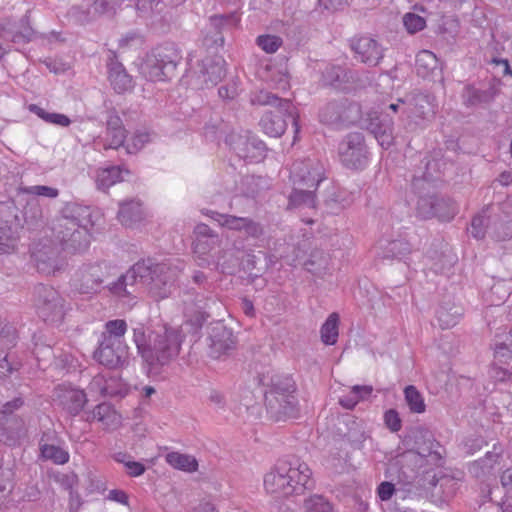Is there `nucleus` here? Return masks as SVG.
<instances>
[{
    "mask_svg": "<svg viewBox=\"0 0 512 512\" xmlns=\"http://www.w3.org/2000/svg\"><path fill=\"white\" fill-rule=\"evenodd\" d=\"M151 136L146 131H137L135 134L131 137V139L128 140L126 144V151L129 154H133L141 150L146 143L150 142Z\"/></svg>",
    "mask_w": 512,
    "mask_h": 512,
    "instance_id": "e2e57ef3",
    "label": "nucleus"
},
{
    "mask_svg": "<svg viewBox=\"0 0 512 512\" xmlns=\"http://www.w3.org/2000/svg\"><path fill=\"white\" fill-rule=\"evenodd\" d=\"M109 80L117 93L126 92L133 87L132 77L126 72L124 66L117 61L109 64Z\"/></svg>",
    "mask_w": 512,
    "mask_h": 512,
    "instance_id": "cd10ccee",
    "label": "nucleus"
},
{
    "mask_svg": "<svg viewBox=\"0 0 512 512\" xmlns=\"http://www.w3.org/2000/svg\"><path fill=\"white\" fill-rule=\"evenodd\" d=\"M142 218L143 210L139 201L129 200L120 204L118 219L123 225L130 227L141 221Z\"/></svg>",
    "mask_w": 512,
    "mask_h": 512,
    "instance_id": "7c9ffc66",
    "label": "nucleus"
},
{
    "mask_svg": "<svg viewBox=\"0 0 512 512\" xmlns=\"http://www.w3.org/2000/svg\"><path fill=\"white\" fill-rule=\"evenodd\" d=\"M257 45L266 53H275L283 44L281 37L277 35H260L256 39Z\"/></svg>",
    "mask_w": 512,
    "mask_h": 512,
    "instance_id": "bf43d9fd",
    "label": "nucleus"
},
{
    "mask_svg": "<svg viewBox=\"0 0 512 512\" xmlns=\"http://www.w3.org/2000/svg\"><path fill=\"white\" fill-rule=\"evenodd\" d=\"M89 419L97 420L107 427L115 426L119 422L116 411L107 403L98 404L91 412Z\"/></svg>",
    "mask_w": 512,
    "mask_h": 512,
    "instance_id": "e433bc0d",
    "label": "nucleus"
},
{
    "mask_svg": "<svg viewBox=\"0 0 512 512\" xmlns=\"http://www.w3.org/2000/svg\"><path fill=\"white\" fill-rule=\"evenodd\" d=\"M133 340L138 353L149 368L157 374L160 368L169 365L179 355L183 335L180 330L160 326L155 329L138 327L133 330Z\"/></svg>",
    "mask_w": 512,
    "mask_h": 512,
    "instance_id": "f03ea898",
    "label": "nucleus"
},
{
    "mask_svg": "<svg viewBox=\"0 0 512 512\" xmlns=\"http://www.w3.org/2000/svg\"><path fill=\"white\" fill-rule=\"evenodd\" d=\"M462 98L466 106H476L487 101L488 94L486 91L476 89L472 86H466L463 90Z\"/></svg>",
    "mask_w": 512,
    "mask_h": 512,
    "instance_id": "13d9d810",
    "label": "nucleus"
},
{
    "mask_svg": "<svg viewBox=\"0 0 512 512\" xmlns=\"http://www.w3.org/2000/svg\"><path fill=\"white\" fill-rule=\"evenodd\" d=\"M360 118V106L347 100L327 103L319 112V119L327 125H349Z\"/></svg>",
    "mask_w": 512,
    "mask_h": 512,
    "instance_id": "9b49d317",
    "label": "nucleus"
},
{
    "mask_svg": "<svg viewBox=\"0 0 512 512\" xmlns=\"http://www.w3.org/2000/svg\"><path fill=\"white\" fill-rule=\"evenodd\" d=\"M498 457V454L487 452L485 457L475 461L470 466V472L477 478L486 477L494 469Z\"/></svg>",
    "mask_w": 512,
    "mask_h": 512,
    "instance_id": "37998d69",
    "label": "nucleus"
},
{
    "mask_svg": "<svg viewBox=\"0 0 512 512\" xmlns=\"http://www.w3.org/2000/svg\"><path fill=\"white\" fill-rule=\"evenodd\" d=\"M325 168L317 158L298 159L290 169V179L293 185L317 189L324 179Z\"/></svg>",
    "mask_w": 512,
    "mask_h": 512,
    "instance_id": "9d476101",
    "label": "nucleus"
},
{
    "mask_svg": "<svg viewBox=\"0 0 512 512\" xmlns=\"http://www.w3.org/2000/svg\"><path fill=\"white\" fill-rule=\"evenodd\" d=\"M24 405V400L21 397H16L11 401L3 404L0 409V420H7L9 418H21L15 414V411L19 410Z\"/></svg>",
    "mask_w": 512,
    "mask_h": 512,
    "instance_id": "774afa93",
    "label": "nucleus"
},
{
    "mask_svg": "<svg viewBox=\"0 0 512 512\" xmlns=\"http://www.w3.org/2000/svg\"><path fill=\"white\" fill-rule=\"evenodd\" d=\"M128 325L123 319L109 320L104 325V330L101 333L99 339L116 342L126 343L125 334L127 332Z\"/></svg>",
    "mask_w": 512,
    "mask_h": 512,
    "instance_id": "2f4dec72",
    "label": "nucleus"
},
{
    "mask_svg": "<svg viewBox=\"0 0 512 512\" xmlns=\"http://www.w3.org/2000/svg\"><path fill=\"white\" fill-rule=\"evenodd\" d=\"M225 75V69L223 66V60H206L203 63L202 69L200 70V76L202 77L203 84L209 88L217 85Z\"/></svg>",
    "mask_w": 512,
    "mask_h": 512,
    "instance_id": "c756f323",
    "label": "nucleus"
},
{
    "mask_svg": "<svg viewBox=\"0 0 512 512\" xmlns=\"http://www.w3.org/2000/svg\"><path fill=\"white\" fill-rule=\"evenodd\" d=\"M18 213L19 210L13 202H1L0 225H9L18 230L22 227V222Z\"/></svg>",
    "mask_w": 512,
    "mask_h": 512,
    "instance_id": "c03bdc74",
    "label": "nucleus"
},
{
    "mask_svg": "<svg viewBox=\"0 0 512 512\" xmlns=\"http://www.w3.org/2000/svg\"><path fill=\"white\" fill-rule=\"evenodd\" d=\"M139 71L143 77L150 81H165L172 77L151 53H148L143 59Z\"/></svg>",
    "mask_w": 512,
    "mask_h": 512,
    "instance_id": "bb28decb",
    "label": "nucleus"
},
{
    "mask_svg": "<svg viewBox=\"0 0 512 512\" xmlns=\"http://www.w3.org/2000/svg\"><path fill=\"white\" fill-rule=\"evenodd\" d=\"M344 423L347 427V431L344 432V437L354 447L360 448V446L366 439V434L362 427V424L352 418H348L346 421H344Z\"/></svg>",
    "mask_w": 512,
    "mask_h": 512,
    "instance_id": "09e8293b",
    "label": "nucleus"
},
{
    "mask_svg": "<svg viewBox=\"0 0 512 512\" xmlns=\"http://www.w3.org/2000/svg\"><path fill=\"white\" fill-rule=\"evenodd\" d=\"M309 466L298 458L279 460L265 475L264 487L279 497L302 494L312 485Z\"/></svg>",
    "mask_w": 512,
    "mask_h": 512,
    "instance_id": "20e7f679",
    "label": "nucleus"
},
{
    "mask_svg": "<svg viewBox=\"0 0 512 512\" xmlns=\"http://www.w3.org/2000/svg\"><path fill=\"white\" fill-rule=\"evenodd\" d=\"M346 77V72L340 66H329L326 67L323 72L324 81L329 85H338L344 82Z\"/></svg>",
    "mask_w": 512,
    "mask_h": 512,
    "instance_id": "338daca9",
    "label": "nucleus"
},
{
    "mask_svg": "<svg viewBox=\"0 0 512 512\" xmlns=\"http://www.w3.org/2000/svg\"><path fill=\"white\" fill-rule=\"evenodd\" d=\"M404 398L410 412L421 414L426 410V404L423 395L413 385H408L404 389Z\"/></svg>",
    "mask_w": 512,
    "mask_h": 512,
    "instance_id": "79ce46f5",
    "label": "nucleus"
},
{
    "mask_svg": "<svg viewBox=\"0 0 512 512\" xmlns=\"http://www.w3.org/2000/svg\"><path fill=\"white\" fill-rule=\"evenodd\" d=\"M437 195H424L420 196L417 201L416 211L417 215L422 219H430L434 217V203Z\"/></svg>",
    "mask_w": 512,
    "mask_h": 512,
    "instance_id": "6e6d98bb",
    "label": "nucleus"
},
{
    "mask_svg": "<svg viewBox=\"0 0 512 512\" xmlns=\"http://www.w3.org/2000/svg\"><path fill=\"white\" fill-rule=\"evenodd\" d=\"M339 316L337 313H331L320 329L321 341L325 345H334L337 342L339 331Z\"/></svg>",
    "mask_w": 512,
    "mask_h": 512,
    "instance_id": "a19ab883",
    "label": "nucleus"
},
{
    "mask_svg": "<svg viewBox=\"0 0 512 512\" xmlns=\"http://www.w3.org/2000/svg\"><path fill=\"white\" fill-rule=\"evenodd\" d=\"M454 311L450 312L446 307L441 306L437 312V320L442 329H449L455 326L461 316L460 308L454 307Z\"/></svg>",
    "mask_w": 512,
    "mask_h": 512,
    "instance_id": "5fc2aeb1",
    "label": "nucleus"
},
{
    "mask_svg": "<svg viewBox=\"0 0 512 512\" xmlns=\"http://www.w3.org/2000/svg\"><path fill=\"white\" fill-rule=\"evenodd\" d=\"M54 401L70 416H77L85 407L88 399L84 390L62 384L55 388Z\"/></svg>",
    "mask_w": 512,
    "mask_h": 512,
    "instance_id": "f3484780",
    "label": "nucleus"
},
{
    "mask_svg": "<svg viewBox=\"0 0 512 512\" xmlns=\"http://www.w3.org/2000/svg\"><path fill=\"white\" fill-rule=\"evenodd\" d=\"M41 456L46 460H51L57 465L66 464L69 461L70 455L67 450L50 444L40 445Z\"/></svg>",
    "mask_w": 512,
    "mask_h": 512,
    "instance_id": "3c124183",
    "label": "nucleus"
},
{
    "mask_svg": "<svg viewBox=\"0 0 512 512\" xmlns=\"http://www.w3.org/2000/svg\"><path fill=\"white\" fill-rule=\"evenodd\" d=\"M494 357L499 362H507L512 359V332L497 336L494 342Z\"/></svg>",
    "mask_w": 512,
    "mask_h": 512,
    "instance_id": "a18cd8bd",
    "label": "nucleus"
},
{
    "mask_svg": "<svg viewBox=\"0 0 512 512\" xmlns=\"http://www.w3.org/2000/svg\"><path fill=\"white\" fill-rule=\"evenodd\" d=\"M411 252L410 244L403 239L390 241L383 252V258L402 259Z\"/></svg>",
    "mask_w": 512,
    "mask_h": 512,
    "instance_id": "864d4df0",
    "label": "nucleus"
},
{
    "mask_svg": "<svg viewBox=\"0 0 512 512\" xmlns=\"http://www.w3.org/2000/svg\"><path fill=\"white\" fill-rule=\"evenodd\" d=\"M329 255L323 250L315 249L310 253L309 258L304 262L307 271L316 275L322 276L329 267Z\"/></svg>",
    "mask_w": 512,
    "mask_h": 512,
    "instance_id": "f704fd0d",
    "label": "nucleus"
},
{
    "mask_svg": "<svg viewBox=\"0 0 512 512\" xmlns=\"http://www.w3.org/2000/svg\"><path fill=\"white\" fill-rule=\"evenodd\" d=\"M296 386L290 376H275L265 392L267 412L276 420L295 417L298 413V400L295 395Z\"/></svg>",
    "mask_w": 512,
    "mask_h": 512,
    "instance_id": "39448f33",
    "label": "nucleus"
},
{
    "mask_svg": "<svg viewBox=\"0 0 512 512\" xmlns=\"http://www.w3.org/2000/svg\"><path fill=\"white\" fill-rule=\"evenodd\" d=\"M225 142L237 153L241 158L247 159L252 158L251 149H256L259 152H263L265 144L249 135H241L234 132L228 134L225 138Z\"/></svg>",
    "mask_w": 512,
    "mask_h": 512,
    "instance_id": "aec40b11",
    "label": "nucleus"
},
{
    "mask_svg": "<svg viewBox=\"0 0 512 512\" xmlns=\"http://www.w3.org/2000/svg\"><path fill=\"white\" fill-rule=\"evenodd\" d=\"M209 216L215 220L220 226L233 231H243L245 220L247 217H237L229 214H221L211 211Z\"/></svg>",
    "mask_w": 512,
    "mask_h": 512,
    "instance_id": "603ef678",
    "label": "nucleus"
},
{
    "mask_svg": "<svg viewBox=\"0 0 512 512\" xmlns=\"http://www.w3.org/2000/svg\"><path fill=\"white\" fill-rule=\"evenodd\" d=\"M126 139V130L122 119L113 110L108 113L106 120V132L104 136H98L94 139L95 150L118 149L123 146Z\"/></svg>",
    "mask_w": 512,
    "mask_h": 512,
    "instance_id": "ddd939ff",
    "label": "nucleus"
},
{
    "mask_svg": "<svg viewBox=\"0 0 512 512\" xmlns=\"http://www.w3.org/2000/svg\"><path fill=\"white\" fill-rule=\"evenodd\" d=\"M434 205V217L443 221L451 220L458 211L456 203L450 198L437 196Z\"/></svg>",
    "mask_w": 512,
    "mask_h": 512,
    "instance_id": "49530a36",
    "label": "nucleus"
},
{
    "mask_svg": "<svg viewBox=\"0 0 512 512\" xmlns=\"http://www.w3.org/2000/svg\"><path fill=\"white\" fill-rule=\"evenodd\" d=\"M18 242V230L9 225H0V254L15 250Z\"/></svg>",
    "mask_w": 512,
    "mask_h": 512,
    "instance_id": "8fccbe9b",
    "label": "nucleus"
},
{
    "mask_svg": "<svg viewBox=\"0 0 512 512\" xmlns=\"http://www.w3.org/2000/svg\"><path fill=\"white\" fill-rule=\"evenodd\" d=\"M220 240L218 235H214L211 237H207L204 239H198L197 241H194V253L197 256L199 262V266H209L210 261L206 258V256L209 254V252L214 249L218 244Z\"/></svg>",
    "mask_w": 512,
    "mask_h": 512,
    "instance_id": "4c0bfd02",
    "label": "nucleus"
},
{
    "mask_svg": "<svg viewBox=\"0 0 512 512\" xmlns=\"http://www.w3.org/2000/svg\"><path fill=\"white\" fill-rule=\"evenodd\" d=\"M415 68L422 78H433L441 71L438 58L429 50H422L416 55Z\"/></svg>",
    "mask_w": 512,
    "mask_h": 512,
    "instance_id": "a878e982",
    "label": "nucleus"
},
{
    "mask_svg": "<svg viewBox=\"0 0 512 512\" xmlns=\"http://www.w3.org/2000/svg\"><path fill=\"white\" fill-rule=\"evenodd\" d=\"M34 301L38 315L45 321L56 323L65 314L64 299L50 286L40 284L35 287Z\"/></svg>",
    "mask_w": 512,
    "mask_h": 512,
    "instance_id": "6e6552de",
    "label": "nucleus"
},
{
    "mask_svg": "<svg viewBox=\"0 0 512 512\" xmlns=\"http://www.w3.org/2000/svg\"><path fill=\"white\" fill-rule=\"evenodd\" d=\"M23 218L29 227H36L43 222V210L35 197L27 201L23 210Z\"/></svg>",
    "mask_w": 512,
    "mask_h": 512,
    "instance_id": "de8ad7c7",
    "label": "nucleus"
},
{
    "mask_svg": "<svg viewBox=\"0 0 512 512\" xmlns=\"http://www.w3.org/2000/svg\"><path fill=\"white\" fill-rule=\"evenodd\" d=\"M250 102L252 105L271 106L274 109L282 107V110H287L291 107V102L287 99H282L275 94L266 90L256 91L251 94Z\"/></svg>",
    "mask_w": 512,
    "mask_h": 512,
    "instance_id": "72a5a7b5",
    "label": "nucleus"
},
{
    "mask_svg": "<svg viewBox=\"0 0 512 512\" xmlns=\"http://www.w3.org/2000/svg\"><path fill=\"white\" fill-rule=\"evenodd\" d=\"M350 48L357 61L375 67L384 57V47L374 38L361 36L350 40Z\"/></svg>",
    "mask_w": 512,
    "mask_h": 512,
    "instance_id": "2eb2a0df",
    "label": "nucleus"
},
{
    "mask_svg": "<svg viewBox=\"0 0 512 512\" xmlns=\"http://www.w3.org/2000/svg\"><path fill=\"white\" fill-rule=\"evenodd\" d=\"M121 0H83L80 6H73L70 15L80 22L106 13H112Z\"/></svg>",
    "mask_w": 512,
    "mask_h": 512,
    "instance_id": "a211bd4d",
    "label": "nucleus"
},
{
    "mask_svg": "<svg viewBox=\"0 0 512 512\" xmlns=\"http://www.w3.org/2000/svg\"><path fill=\"white\" fill-rule=\"evenodd\" d=\"M240 21L239 17L235 13L227 15H214L210 17V26L214 28L219 34L220 29L224 27H233Z\"/></svg>",
    "mask_w": 512,
    "mask_h": 512,
    "instance_id": "0e129e2a",
    "label": "nucleus"
},
{
    "mask_svg": "<svg viewBox=\"0 0 512 512\" xmlns=\"http://www.w3.org/2000/svg\"><path fill=\"white\" fill-rule=\"evenodd\" d=\"M315 190L306 186L293 185L292 193L289 196V205L292 207H315Z\"/></svg>",
    "mask_w": 512,
    "mask_h": 512,
    "instance_id": "473e14b6",
    "label": "nucleus"
},
{
    "mask_svg": "<svg viewBox=\"0 0 512 512\" xmlns=\"http://www.w3.org/2000/svg\"><path fill=\"white\" fill-rule=\"evenodd\" d=\"M37 270L40 273L50 275L62 269L64 265L63 259L59 256L58 251L49 248L41 249L33 253Z\"/></svg>",
    "mask_w": 512,
    "mask_h": 512,
    "instance_id": "b1692460",
    "label": "nucleus"
},
{
    "mask_svg": "<svg viewBox=\"0 0 512 512\" xmlns=\"http://www.w3.org/2000/svg\"><path fill=\"white\" fill-rule=\"evenodd\" d=\"M0 35L13 43L26 44L35 38L36 32L30 23V10L19 20L6 18L1 23Z\"/></svg>",
    "mask_w": 512,
    "mask_h": 512,
    "instance_id": "dca6fc26",
    "label": "nucleus"
},
{
    "mask_svg": "<svg viewBox=\"0 0 512 512\" xmlns=\"http://www.w3.org/2000/svg\"><path fill=\"white\" fill-rule=\"evenodd\" d=\"M341 163L349 169H363L368 163V150L362 133L347 134L339 143Z\"/></svg>",
    "mask_w": 512,
    "mask_h": 512,
    "instance_id": "1a4fd4ad",
    "label": "nucleus"
},
{
    "mask_svg": "<svg viewBox=\"0 0 512 512\" xmlns=\"http://www.w3.org/2000/svg\"><path fill=\"white\" fill-rule=\"evenodd\" d=\"M287 119H290L297 128V115L292 103L291 107L287 110H282V107H277L273 110L266 111L260 119L259 125L265 134L276 138L280 137L285 132Z\"/></svg>",
    "mask_w": 512,
    "mask_h": 512,
    "instance_id": "4468645a",
    "label": "nucleus"
},
{
    "mask_svg": "<svg viewBox=\"0 0 512 512\" xmlns=\"http://www.w3.org/2000/svg\"><path fill=\"white\" fill-rule=\"evenodd\" d=\"M209 339L210 355L214 358H219L234 349L236 344L233 332L221 324L212 328Z\"/></svg>",
    "mask_w": 512,
    "mask_h": 512,
    "instance_id": "6ab92c4d",
    "label": "nucleus"
},
{
    "mask_svg": "<svg viewBox=\"0 0 512 512\" xmlns=\"http://www.w3.org/2000/svg\"><path fill=\"white\" fill-rule=\"evenodd\" d=\"M150 53L158 60L160 65L164 66L173 75L177 64L181 60L180 52L174 43H165L154 48Z\"/></svg>",
    "mask_w": 512,
    "mask_h": 512,
    "instance_id": "393cba45",
    "label": "nucleus"
},
{
    "mask_svg": "<svg viewBox=\"0 0 512 512\" xmlns=\"http://www.w3.org/2000/svg\"><path fill=\"white\" fill-rule=\"evenodd\" d=\"M488 210H483L472 219L470 233L476 239H482L487 232H492L493 219L487 214Z\"/></svg>",
    "mask_w": 512,
    "mask_h": 512,
    "instance_id": "ea45409f",
    "label": "nucleus"
},
{
    "mask_svg": "<svg viewBox=\"0 0 512 512\" xmlns=\"http://www.w3.org/2000/svg\"><path fill=\"white\" fill-rule=\"evenodd\" d=\"M25 435L26 428L23 418L0 420V443L15 446Z\"/></svg>",
    "mask_w": 512,
    "mask_h": 512,
    "instance_id": "4be33fe9",
    "label": "nucleus"
},
{
    "mask_svg": "<svg viewBox=\"0 0 512 512\" xmlns=\"http://www.w3.org/2000/svg\"><path fill=\"white\" fill-rule=\"evenodd\" d=\"M20 367L21 363L12 359L10 354L0 358V383L5 382Z\"/></svg>",
    "mask_w": 512,
    "mask_h": 512,
    "instance_id": "052dcab7",
    "label": "nucleus"
},
{
    "mask_svg": "<svg viewBox=\"0 0 512 512\" xmlns=\"http://www.w3.org/2000/svg\"><path fill=\"white\" fill-rule=\"evenodd\" d=\"M90 223V211L86 206L68 203L52 225V233L64 251L81 252L88 248L90 235L87 225Z\"/></svg>",
    "mask_w": 512,
    "mask_h": 512,
    "instance_id": "7ed1b4c3",
    "label": "nucleus"
},
{
    "mask_svg": "<svg viewBox=\"0 0 512 512\" xmlns=\"http://www.w3.org/2000/svg\"><path fill=\"white\" fill-rule=\"evenodd\" d=\"M176 277V269L166 263L141 261L120 275L117 280L107 282L103 290L106 289L114 297L125 299L133 296L136 285L141 283L154 299L160 300L171 294Z\"/></svg>",
    "mask_w": 512,
    "mask_h": 512,
    "instance_id": "f257e3e1",
    "label": "nucleus"
},
{
    "mask_svg": "<svg viewBox=\"0 0 512 512\" xmlns=\"http://www.w3.org/2000/svg\"><path fill=\"white\" fill-rule=\"evenodd\" d=\"M112 276V268L106 262L82 265L73 278V287L81 294H96Z\"/></svg>",
    "mask_w": 512,
    "mask_h": 512,
    "instance_id": "0eeeda50",
    "label": "nucleus"
},
{
    "mask_svg": "<svg viewBox=\"0 0 512 512\" xmlns=\"http://www.w3.org/2000/svg\"><path fill=\"white\" fill-rule=\"evenodd\" d=\"M406 101L407 107H404L403 112L408 118L425 119L434 113L432 97L429 94L416 93L406 97Z\"/></svg>",
    "mask_w": 512,
    "mask_h": 512,
    "instance_id": "5701e85b",
    "label": "nucleus"
},
{
    "mask_svg": "<svg viewBox=\"0 0 512 512\" xmlns=\"http://www.w3.org/2000/svg\"><path fill=\"white\" fill-rule=\"evenodd\" d=\"M28 110L49 124L60 127H68L71 124L70 118L65 114L48 112L36 104H30Z\"/></svg>",
    "mask_w": 512,
    "mask_h": 512,
    "instance_id": "58836bf2",
    "label": "nucleus"
},
{
    "mask_svg": "<svg viewBox=\"0 0 512 512\" xmlns=\"http://www.w3.org/2000/svg\"><path fill=\"white\" fill-rule=\"evenodd\" d=\"M166 462L175 469L185 472H195L198 469V462L194 456L179 452H170L165 456Z\"/></svg>",
    "mask_w": 512,
    "mask_h": 512,
    "instance_id": "c9c22d12",
    "label": "nucleus"
},
{
    "mask_svg": "<svg viewBox=\"0 0 512 512\" xmlns=\"http://www.w3.org/2000/svg\"><path fill=\"white\" fill-rule=\"evenodd\" d=\"M123 172L128 173V170L120 166H109L99 168L96 171L95 182L99 190L106 191L111 186L123 180Z\"/></svg>",
    "mask_w": 512,
    "mask_h": 512,
    "instance_id": "c85d7f7f",
    "label": "nucleus"
},
{
    "mask_svg": "<svg viewBox=\"0 0 512 512\" xmlns=\"http://www.w3.org/2000/svg\"><path fill=\"white\" fill-rule=\"evenodd\" d=\"M183 315L185 327H191L192 332H197L211 317V309L218 306L212 295L203 292L188 290L183 294Z\"/></svg>",
    "mask_w": 512,
    "mask_h": 512,
    "instance_id": "423d86ee",
    "label": "nucleus"
},
{
    "mask_svg": "<svg viewBox=\"0 0 512 512\" xmlns=\"http://www.w3.org/2000/svg\"><path fill=\"white\" fill-rule=\"evenodd\" d=\"M19 191L23 194L42 196L51 199L56 198L59 195V190L57 188L45 185L20 186Z\"/></svg>",
    "mask_w": 512,
    "mask_h": 512,
    "instance_id": "4d7b16f0",
    "label": "nucleus"
},
{
    "mask_svg": "<svg viewBox=\"0 0 512 512\" xmlns=\"http://www.w3.org/2000/svg\"><path fill=\"white\" fill-rule=\"evenodd\" d=\"M306 512H332L330 503L320 495H314L305 501Z\"/></svg>",
    "mask_w": 512,
    "mask_h": 512,
    "instance_id": "69168bd1",
    "label": "nucleus"
},
{
    "mask_svg": "<svg viewBox=\"0 0 512 512\" xmlns=\"http://www.w3.org/2000/svg\"><path fill=\"white\" fill-rule=\"evenodd\" d=\"M93 358L108 369H119L128 363L129 347L126 343H116L98 338V346Z\"/></svg>",
    "mask_w": 512,
    "mask_h": 512,
    "instance_id": "f8f14e48",
    "label": "nucleus"
},
{
    "mask_svg": "<svg viewBox=\"0 0 512 512\" xmlns=\"http://www.w3.org/2000/svg\"><path fill=\"white\" fill-rule=\"evenodd\" d=\"M491 235L497 240H506L512 237V220L499 221L493 218Z\"/></svg>",
    "mask_w": 512,
    "mask_h": 512,
    "instance_id": "680f3d73",
    "label": "nucleus"
},
{
    "mask_svg": "<svg viewBox=\"0 0 512 512\" xmlns=\"http://www.w3.org/2000/svg\"><path fill=\"white\" fill-rule=\"evenodd\" d=\"M368 128L382 147L388 148L392 145L393 120L387 111L371 119Z\"/></svg>",
    "mask_w": 512,
    "mask_h": 512,
    "instance_id": "412c9836",
    "label": "nucleus"
}]
</instances>
